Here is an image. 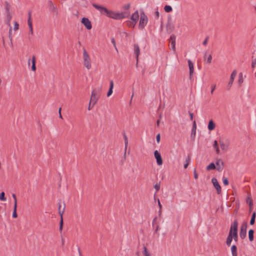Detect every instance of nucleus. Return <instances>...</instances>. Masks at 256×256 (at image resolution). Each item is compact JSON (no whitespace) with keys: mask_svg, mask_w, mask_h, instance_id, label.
<instances>
[{"mask_svg":"<svg viewBox=\"0 0 256 256\" xmlns=\"http://www.w3.org/2000/svg\"><path fill=\"white\" fill-rule=\"evenodd\" d=\"M12 196L14 200V206H16H16H17V200H16V195L14 194H12Z\"/></svg>","mask_w":256,"mask_h":256,"instance_id":"nucleus-39","label":"nucleus"},{"mask_svg":"<svg viewBox=\"0 0 256 256\" xmlns=\"http://www.w3.org/2000/svg\"><path fill=\"white\" fill-rule=\"evenodd\" d=\"M28 27L30 28V32L32 34H33V29H32V21L31 20V15H30V12L28 13Z\"/></svg>","mask_w":256,"mask_h":256,"instance_id":"nucleus-18","label":"nucleus"},{"mask_svg":"<svg viewBox=\"0 0 256 256\" xmlns=\"http://www.w3.org/2000/svg\"><path fill=\"white\" fill-rule=\"evenodd\" d=\"M176 36L174 34H172L169 39L170 42V48L174 52H176Z\"/></svg>","mask_w":256,"mask_h":256,"instance_id":"nucleus-9","label":"nucleus"},{"mask_svg":"<svg viewBox=\"0 0 256 256\" xmlns=\"http://www.w3.org/2000/svg\"><path fill=\"white\" fill-rule=\"evenodd\" d=\"M221 149L224 151H226L229 146V142H224L223 140L219 141Z\"/></svg>","mask_w":256,"mask_h":256,"instance_id":"nucleus-14","label":"nucleus"},{"mask_svg":"<svg viewBox=\"0 0 256 256\" xmlns=\"http://www.w3.org/2000/svg\"><path fill=\"white\" fill-rule=\"evenodd\" d=\"M190 120H192L193 119V114L192 113H190Z\"/></svg>","mask_w":256,"mask_h":256,"instance_id":"nucleus-61","label":"nucleus"},{"mask_svg":"<svg viewBox=\"0 0 256 256\" xmlns=\"http://www.w3.org/2000/svg\"><path fill=\"white\" fill-rule=\"evenodd\" d=\"M248 224L246 222H244L240 227V236L242 239H244L246 236V230Z\"/></svg>","mask_w":256,"mask_h":256,"instance_id":"nucleus-6","label":"nucleus"},{"mask_svg":"<svg viewBox=\"0 0 256 256\" xmlns=\"http://www.w3.org/2000/svg\"><path fill=\"white\" fill-rule=\"evenodd\" d=\"M216 164L217 166V170L218 172H221L224 168V163L222 159H218L216 162Z\"/></svg>","mask_w":256,"mask_h":256,"instance_id":"nucleus-12","label":"nucleus"},{"mask_svg":"<svg viewBox=\"0 0 256 256\" xmlns=\"http://www.w3.org/2000/svg\"><path fill=\"white\" fill-rule=\"evenodd\" d=\"M143 253L144 256H150V254L148 252L146 247H144Z\"/></svg>","mask_w":256,"mask_h":256,"instance_id":"nucleus-38","label":"nucleus"},{"mask_svg":"<svg viewBox=\"0 0 256 256\" xmlns=\"http://www.w3.org/2000/svg\"><path fill=\"white\" fill-rule=\"evenodd\" d=\"M160 183H157L154 186V188L156 189V192H158L160 189Z\"/></svg>","mask_w":256,"mask_h":256,"instance_id":"nucleus-37","label":"nucleus"},{"mask_svg":"<svg viewBox=\"0 0 256 256\" xmlns=\"http://www.w3.org/2000/svg\"><path fill=\"white\" fill-rule=\"evenodd\" d=\"M82 23L85 26L88 30H90L92 28L90 21L86 18H83L82 19Z\"/></svg>","mask_w":256,"mask_h":256,"instance_id":"nucleus-10","label":"nucleus"},{"mask_svg":"<svg viewBox=\"0 0 256 256\" xmlns=\"http://www.w3.org/2000/svg\"><path fill=\"white\" fill-rule=\"evenodd\" d=\"M196 122L194 121L192 130V134H191L192 138H194V137L196 136Z\"/></svg>","mask_w":256,"mask_h":256,"instance_id":"nucleus-25","label":"nucleus"},{"mask_svg":"<svg viewBox=\"0 0 256 256\" xmlns=\"http://www.w3.org/2000/svg\"><path fill=\"white\" fill-rule=\"evenodd\" d=\"M232 239H234L235 242H236L238 241V234H232Z\"/></svg>","mask_w":256,"mask_h":256,"instance_id":"nucleus-45","label":"nucleus"},{"mask_svg":"<svg viewBox=\"0 0 256 256\" xmlns=\"http://www.w3.org/2000/svg\"><path fill=\"white\" fill-rule=\"evenodd\" d=\"M134 53L136 58V64L138 62V56L140 54V49L138 44H134Z\"/></svg>","mask_w":256,"mask_h":256,"instance_id":"nucleus-15","label":"nucleus"},{"mask_svg":"<svg viewBox=\"0 0 256 256\" xmlns=\"http://www.w3.org/2000/svg\"><path fill=\"white\" fill-rule=\"evenodd\" d=\"M5 194L4 192L0 194V200L2 201H6V199L4 196Z\"/></svg>","mask_w":256,"mask_h":256,"instance_id":"nucleus-35","label":"nucleus"},{"mask_svg":"<svg viewBox=\"0 0 256 256\" xmlns=\"http://www.w3.org/2000/svg\"><path fill=\"white\" fill-rule=\"evenodd\" d=\"M213 146L214 148L218 147V143L217 140H215L214 141Z\"/></svg>","mask_w":256,"mask_h":256,"instance_id":"nucleus-51","label":"nucleus"},{"mask_svg":"<svg viewBox=\"0 0 256 256\" xmlns=\"http://www.w3.org/2000/svg\"><path fill=\"white\" fill-rule=\"evenodd\" d=\"M161 214H162V210H159V211H158V215L159 216H161Z\"/></svg>","mask_w":256,"mask_h":256,"instance_id":"nucleus-63","label":"nucleus"},{"mask_svg":"<svg viewBox=\"0 0 256 256\" xmlns=\"http://www.w3.org/2000/svg\"><path fill=\"white\" fill-rule=\"evenodd\" d=\"M92 6L99 10V12L102 14H106L107 16L115 19L120 20L124 18L122 13H116L114 11L108 10L106 8L98 5L96 4H93Z\"/></svg>","mask_w":256,"mask_h":256,"instance_id":"nucleus-1","label":"nucleus"},{"mask_svg":"<svg viewBox=\"0 0 256 256\" xmlns=\"http://www.w3.org/2000/svg\"><path fill=\"white\" fill-rule=\"evenodd\" d=\"M254 230H250L248 231V238L250 241L252 242L254 240Z\"/></svg>","mask_w":256,"mask_h":256,"instance_id":"nucleus-27","label":"nucleus"},{"mask_svg":"<svg viewBox=\"0 0 256 256\" xmlns=\"http://www.w3.org/2000/svg\"><path fill=\"white\" fill-rule=\"evenodd\" d=\"M157 219V218L156 217H155L153 220H152V226H154V224H155V222H156V221Z\"/></svg>","mask_w":256,"mask_h":256,"instance_id":"nucleus-59","label":"nucleus"},{"mask_svg":"<svg viewBox=\"0 0 256 256\" xmlns=\"http://www.w3.org/2000/svg\"><path fill=\"white\" fill-rule=\"evenodd\" d=\"M154 16H155V18H156L158 19L159 18L160 14H159V12H158V8H157V10L154 12Z\"/></svg>","mask_w":256,"mask_h":256,"instance_id":"nucleus-42","label":"nucleus"},{"mask_svg":"<svg viewBox=\"0 0 256 256\" xmlns=\"http://www.w3.org/2000/svg\"><path fill=\"white\" fill-rule=\"evenodd\" d=\"M148 22V16L146 15L144 12H140V20L138 24L139 28L141 30H142L146 25Z\"/></svg>","mask_w":256,"mask_h":256,"instance_id":"nucleus-4","label":"nucleus"},{"mask_svg":"<svg viewBox=\"0 0 256 256\" xmlns=\"http://www.w3.org/2000/svg\"><path fill=\"white\" fill-rule=\"evenodd\" d=\"M232 240V235L231 234H228V235L226 240V244L228 246H230V245Z\"/></svg>","mask_w":256,"mask_h":256,"instance_id":"nucleus-26","label":"nucleus"},{"mask_svg":"<svg viewBox=\"0 0 256 256\" xmlns=\"http://www.w3.org/2000/svg\"><path fill=\"white\" fill-rule=\"evenodd\" d=\"M111 41H112V44H113V45H114V48H115L116 50V51H118V49H117L116 46V42H115L114 38H111Z\"/></svg>","mask_w":256,"mask_h":256,"instance_id":"nucleus-40","label":"nucleus"},{"mask_svg":"<svg viewBox=\"0 0 256 256\" xmlns=\"http://www.w3.org/2000/svg\"><path fill=\"white\" fill-rule=\"evenodd\" d=\"M223 183L225 186H227L228 184V181L227 178H223Z\"/></svg>","mask_w":256,"mask_h":256,"instance_id":"nucleus-41","label":"nucleus"},{"mask_svg":"<svg viewBox=\"0 0 256 256\" xmlns=\"http://www.w3.org/2000/svg\"><path fill=\"white\" fill-rule=\"evenodd\" d=\"M83 64L84 66L88 70L92 68V61L90 55L85 49L83 50Z\"/></svg>","mask_w":256,"mask_h":256,"instance_id":"nucleus-3","label":"nucleus"},{"mask_svg":"<svg viewBox=\"0 0 256 256\" xmlns=\"http://www.w3.org/2000/svg\"><path fill=\"white\" fill-rule=\"evenodd\" d=\"M216 127L215 124L212 120H210L208 124V129L210 130H212L214 129Z\"/></svg>","mask_w":256,"mask_h":256,"instance_id":"nucleus-24","label":"nucleus"},{"mask_svg":"<svg viewBox=\"0 0 256 256\" xmlns=\"http://www.w3.org/2000/svg\"><path fill=\"white\" fill-rule=\"evenodd\" d=\"M16 208L17 206L16 207V206H14V211L12 212V217L14 218H16L18 217V214L16 213Z\"/></svg>","mask_w":256,"mask_h":256,"instance_id":"nucleus-36","label":"nucleus"},{"mask_svg":"<svg viewBox=\"0 0 256 256\" xmlns=\"http://www.w3.org/2000/svg\"><path fill=\"white\" fill-rule=\"evenodd\" d=\"M216 168V166L214 164L210 163L209 165H208L206 167L207 170H214Z\"/></svg>","mask_w":256,"mask_h":256,"instance_id":"nucleus-33","label":"nucleus"},{"mask_svg":"<svg viewBox=\"0 0 256 256\" xmlns=\"http://www.w3.org/2000/svg\"><path fill=\"white\" fill-rule=\"evenodd\" d=\"M236 74L237 72L236 70H234L231 74L230 80L228 84V86L229 87V88L231 87L232 85V84L234 80L235 77L236 76Z\"/></svg>","mask_w":256,"mask_h":256,"instance_id":"nucleus-13","label":"nucleus"},{"mask_svg":"<svg viewBox=\"0 0 256 256\" xmlns=\"http://www.w3.org/2000/svg\"><path fill=\"white\" fill-rule=\"evenodd\" d=\"M246 202L248 204L249 212H250L252 211L253 208V200L252 198L250 196H248L247 197Z\"/></svg>","mask_w":256,"mask_h":256,"instance_id":"nucleus-17","label":"nucleus"},{"mask_svg":"<svg viewBox=\"0 0 256 256\" xmlns=\"http://www.w3.org/2000/svg\"><path fill=\"white\" fill-rule=\"evenodd\" d=\"M256 212H254L252 214L251 220H250V224L251 225H253L254 224L255 222V218H256Z\"/></svg>","mask_w":256,"mask_h":256,"instance_id":"nucleus-30","label":"nucleus"},{"mask_svg":"<svg viewBox=\"0 0 256 256\" xmlns=\"http://www.w3.org/2000/svg\"><path fill=\"white\" fill-rule=\"evenodd\" d=\"M92 108L93 107H92V104H90V102L89 105H88V110H91Z\"/></svg>","mask_w":256,"mask_h":256,"instance_id":"nucleus-55","label":"nucleus"},{"mask_svg":"<svg viewBox=\"0 0 256 256\" xmlns=\"http://www.w3.org/2000/svg\"><path fill=\"white\" fill-rule=\"evenodd\" d=\"M190 161V156H188L186 160V163L184 165V168H186L189 164V163Z\"/></svg>","mask_w":256,"mask_h":256,"instance_id":"nucleus-31","label":"nucleus"},{"mask_svg":"<svg viewBox=\"0 0 256 256\" xmlns=\"http://www.w3.org/2000/svg\"><path fill=\"white\" fill-rule=\"evenodd\" d=\"M63 228V218L62 216H60V228L59 230L61 232Z\"/></svg>","mask_w":256,"mask_h":256,"instance_id":"nucleus-34","label":"nucleus"},{"mask_svg":"<svg viewBox=\"0 0 256 256\" xmlns=\"http://www.w3.org/2000/svg\"><path fill=\"white\" fill-rule=\"evenodd\" d=\"M204 60L206 61L208 64H210L212 60V56L211 54H209L207 56L206 52L205 53L204 55Z\"/></svg>","mask_w":256,"mask_h":256,"instance_id":"nucleus-21","label":"nucleus"},{"mask_svg":"<svg viewBox=\"0 0 256 256\" xmlns=\"http://www.w3.org/2000/svg\"><path fill=\"white\" fill-rule=\"evenodd\" d=\"M159 230H160V226H159V224H156L155 232H158Z\"/></svg>","mask_w":256,"mask_h":256,"instance_id":"nucleus-54","label":"nucleus"},{"mask_svg":"<svg viewBox=\"0 0 256 256\" xmlns=\"http://www.w3.org/2000/svg\"><path fill=\"white\" fill-rule=\"evenodd\" d=\"M238 222L237 220H234L233 223L230 226V228L229 232V234H238Z\"/></svg>","mask_w":256,"mask_h":256,"instance_id":"nucleus-7","label":"nucleus"},{"mask_svg":"<svg viewBox=\"0 0 256 256\" xmlns=\"http://www.w3.org/2000/svg\"><path fill=\"white\" fill-rule=\"evenodd\" d=\"M216 84H212L211 86L212 89H211L210 93L212 94H213V92L216 88Z\"/></svg>","mask_w":256,"mask_h":256,"instance_id":"nucleus-44","label":"nucleus"},{"mask_svg":"<svg viewBox=\"0 0 256 256\" xmlns=\"http://www.w3.org/2000/svg\"><path fill=\"white\" fill-rule=\"evenodd\" d=\"M256 66V58L253 59L252 62V67L254 68Z\"/></svg>","mask_w":256,"mask_h":256,"instance_id":"nucleus-43","label":"nucleus"},{"mask_svg":"<svg viewBox=\"0 0 256 256\" xmlns=\"http://www.w3.org/2000/svg\"><path fill=\"white\" fill-rule=\"evenodd\" d=\"M212 182L218 194H220L222 192L221 186L220 185L219 183L218 182L217 179L215 178H212Z\"/></svg>","mask_w":256,"mask_h":256,"instance_id":"nucleus-8","label":"nucleus"},{"mask_svg":"<svg viewBox=\"0 0 256 256\" xmlns=\"http://www.w3.org/2000/svg\"><path fill=\"white\" fill-rule=\"evenodd\" d=\"M64 210H65V204H64V208H63L62 210L61 205H60V204H59V206H58V213H59V214H60V216H62L63 214H64Z\"/></svg>","mask_w":256,"mask_h":256,"instance_id":"nucleus-28","label":"nucleus"},{"mask_svg":"<svg viewBox=\"0 0 256 256\" xmlns=\"http://www.w3.org/2000/svg\"><path fill=\"white\" fill-rule=\"evenodd\" d=\"M139 18V14L138 10L136 11L131 16V22L128 24V26L134 28L137 23Z\"/></svg>","mask_w":256,"mask_h":256,"instance_id":"nucleus-5","label":"nucleus"},{"mask_svg":"<svg viewBox=\"0 0 256 256\" xmlns=\"http://www.w3.org/2000/svg\"><path fill=\"white\" fill-rule=\"evenodd\" d=\"M240 74L241 78L239 79L238 82L240 84H241V83H242L243 82V80H242V74L241 73Z\"/></svg>","mask_w":256,"mask_h":256,"instance_id":"nucleus-57","label":"nucleus"},{"mask_svg":"<svg viewBox=\"0 0 256 256\" xmlns=\"http://www.w3.org/2000/svg\"><path fill=\"white\" fill-rule=\"evenodd\" d=\"M232 256H238L237 248L235 245H232L231 247Z\"/></svg>","mask_w":256,"mask_h":256,"instance_id":"nucleus-23","label":"nucleus"},{"mask_svg":"<svg viewBox=\"0 0 256 256\" xmlns=\"http://www.w3.org/2000/svg\"><path fill=\"white\" fill-rule=\"evenodd\" d=\"M78 252H79L80 256H82V255L81 254V252H80V250L79 248H78Z\"/></svg>","mask_w":256,"mask_h":256,"instance_id":"nucleus-64","label":"nucleus"},{"mask_svg":"<svg viewBox=\"0 0 256 256\" xmlns=\"http://www.w3.org/2000/svg\"><path fill=\"white\" fill-rule=\"evenodd\" d=\"M188 64L190 69V78H191L194 72V66L193 63L190 60H188Z\"/></svg>","mask_w":256,"mask_h":256,"instance_id":"nucleus-16","label":"nucleus"},{"mask_svg":"<svg viewBox=\"0 0 256 256\" xmlns=\"http://www.w3.org/2000/svg\"><path fill=\"white\" fill-rule=\"evenodd\" d=\"M101 90L102 88H100L98 89H94L92 90L90 101V104H92V107L94 106L100 98Z\"/></svg>","mask_w":256,"mask_h":256,"instance_id":"nucleus-2","label":"nucleus"},{"mask_svg":"<svg viewBox=\"0 0 256 256\" xmlns=\"http://www.w3.org/2000/svg\"><path fill=\"white\" fill-rule=\"evenodd\" d=\"M128 146V140L127 141H124V149L125 151H126L127 147Z\"/></svg>","mask_w":256,"mask_h":256,"instance_id":"nucleus-53","label":"nucleus"},{"mask_svg":"<svg viewBox=\"0 0 256 256\" xmlns=\"http://www.w3.org/2000/svg\"><path fill=\"white\" fill-rule=\"evenodd\" d=\"M124 141H127V140H128V138L126 134H124Z\"/></svg>","mask_w":256,"mask_h":256,"instance_id":"nucleus-60","label":"nucleus"},{"mask_svg":"<svg viewBox=\"0 0 256 256\" xmlns=\"http://www.w3.org/2000/svg\"><path fill=\"white\" fill-rule=\"evenodd\" d=\"M164 10L166 12H170L172 10V8L171 6L166 5L164 7Z\"/></svg>","mask_w":256,"mask_h":256,"instance_id":"nucleus-32","label":"nucleus"},{"mask_svg":"<svg viewBox=\"0 0 256 256\" xmlns=\"http://www.w3.org/2000/svg\"><path fill=\"white\" fill-rule=\"evenodd\" d=\"M154 156L156 160L157 164L159 166L162 165V160L160 153L157 150L154 152Z\"/></svg>","mask_w":256,"mask_h":256,"instance_id":"nucleus-11","label":"nucleus"},{"mask_svg":"<svg viewBox=\"0 0 256 256\" xmlns=\"http://www.w3.org/2000/svg\"><path fill=\"white\" fill-rule=\"evenodd\" d=\"M158 206H159V208H160V210H162V204L160 202V201L159 200V199H158Z\"/></svg>","mask_w":256,"mask_h":256,"instance_id":"nucleus-58","label":"nucleus"},{"mask_svg":"<svg viewBox=\"0 0 256 256\" xmlns=\"http://www.w3.org/2000/svg\"><path fill=\"white\" fill-rule=\"evenodd\" d=\"M10 28L9 30V38L10 40H12V28L11 26H10Z\"/></svg>","mask_w":256,"mask_h":256,"instance_id":"nucleus-49","label":"nucleus"},{"mask_svg":"<svg viewBox=\"0 0 256 256\" xmlns=\"http://www.w3.org/2000/svg\"><path fill=\"white\" fill-rule=\"evenodd\" d=\"M18 22H14V30H17L18 29Z\"/></svg>","mask_w":256,"mask_h":256,"instance_id":"nucleus-47","label":"nucleus"},{"mask_svg":"<svg viewBox=\"0 0 256 256\" xmlns=\"http://www.w3.org/2000/svg\"><path fill=\"white\" fill-rule=\"evenodd\" d=\"M214 148L215 149L217 154H219L220 153V150L219 149L218 146Z\"/></svg>","mask_w":256,"mask_h":256,"instance_id":"nucleus-56","label":"nucleus"},{"mask_svg":"<svg viewBox=\"0 0 256 256\" xmlns=\"http://www.w3.org/2000/svg\"><path fill=\"white\" fill-rule=\"evenodd\" d=\"M194 178L196 180L198 178V174L196 172V170H194Z\"/></svg>","mask_w":256,"mask_h":256,"instance_id":"nucleus-48","label":"nucleus"},{"mask_svg":"<svg viewBox=\"0 0 256 256\" xmlns=\"http://www.w3.org/2000/svg\"><path fill=\"white\" fill-rule=\"evenodd\" d=\"M32 70L34 72H35L36 70V57L34 56H32Z\"/></svg>","mask_w":256,"mask_h":256,"instance_id":"nucleus-22","label":"nucleus"},{"mask_svg":"<svg viewBox=\"0 0 256 256\" xmlns=\"http://www.w3.org/2000/svg\"><path fill=\"white\" fill-rule=\"evenodd\" d=\"M114 88V82L113 80H111L110 84V88L107 93V96H110L112 93V90Z\"/></svg>","mask_w":256,"mask_h":256,"instance_id":"nucleus-19","label":"nucleus"},{"mask_svg":"<svg viewBox=\"0 0 256 256\" xmlns=\"http://www.w3.org/2000/svg\"><path fill=\"white\" fill-rule=\"evenodd\" d=\"M160 134H158L156 135V140L157 142L158 143H159L160 142Z\"/></svg>","mask_w":256,"mask_h":256,"instance_id":"nucleus-46","label":"nucleus"},{"mask_svg":"<svg viewBox=\"0 0 256 256\" xmlns=\"http://www.w3.org/2000/svg\"><path fill=\"white\" fill-rule=\"evenodd\" d=\"M130 4H127L124 6V8L125 10H128L130 8Z\"/></svg>","mask_w":256,"mask_h":256,"instance_id":"nucleus-50","label":"nucleus"},{"mask_svg":"<svg viewBox=\"0 0 256 256\" xmlns=\"http://www.w3.org/2000/svg\"><path fill=\"white\" fill-rule=\"evenodd\" d=\"M5 10H6V13H10V6L8 2H5Z\"/></svg>","mask_w":256,"mask_h":256,"instance_id":"nucleus-29","label":"nucleus"},{"mask_svg":"<svg viewBox=\"0 0 256 256\" xmlns=\"http://www.w3.org/2000/svg\"><path fill=\"white\" fill-rule=\"evenodd\" d=\"M12 18V16L10 13L6 14V24L9 26H10V20Z\"/></svg>","mask_w":256,"mask_h":256,"instance_id":"nucleus-20","label":"nucleus"},{"mask_svg":"<svg viewBox=\"0 0 256 256\" xmlns=\"http://www.w3.org/2000/svg\"><path fill=\"white\" fill-rule=\"evenodd\" d=\"M160 120L158 119L157 121H156V125L158 126H159L160 125Z\"/></svg>","mask_w":256,"mask_h":256,"instance_id":"nucleus-62","label":"nucleus"},{"mask_svg":"<svg viewBox=\"0 0 256 256\" xmlns=\"http://www.w3.org/2000/svg\"><path fill=\"white\" fill-rule=\"evenodd\" d=\"M208 37H206V39L204 40L202 42L204 45L206 46V45L207 44V43H208Z\"/></svg>","mask_w":256,"mask_h":256,"instance_id":"nucleus-52","label":"nucleus"}]
</instances>
